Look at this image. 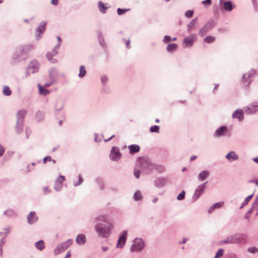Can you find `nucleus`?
Wrapping results in <instances>:
<instances>
[{
  "label": "nucleus",
  "instance_id": "8fccbe9b",
  "mask_svg": "<svg viewBox=\"0 0 258 258\" xmlns=\"http://www.w3.org/2000/svg\"><path fill=\"white\" fill-rule=\"evenodd\" d=\"M194 12L193 10H189L185 12V16L187 18H191L194 14Z\"/></svg>",
  "mask_w": 258,
  "mask_h": 258
},
{
  "label": "nucleus",
  "instance_id": "4be33fe9",
  "mask_svg": "<svg viewBox=\"0 0 258 258\" xmlns=\"http://www.w3.org/2000/svg\"><path fill=\"white\" fill-rule=\"evenodd\" d=\"M210 175V172L208 170H203L198 175V179L200 181H203L205 180Z\"/></svg>",
  "mask_w": 258,
  "mask_h": 258
},
{
  "label": "nucleus",
  "instance_id": "5fc2aeb1",
  "mask_svg": "<svg viewBox=\"0 0 258 258\" xmlns=\"http://www.w3.org/2000/svg\"><path fill=\"white\" fill-rule=\"evenodd\" d=\"M51 161V157L49 156H46L43 159V163L44 164H45L47 161Z\"/></svg>",
  "mask_w": 258,
  "mask_h": 258
},
{
  "label": "nucleus",
  "instance_id": "1a4fd4ad",
  "mask_svg": "<svg viewBox=\"0 0 258 258\" xmlns=\"http://www.w3.org/2000/svg\"><path fill=\"white\" fill-rule=\"evenodd\" d=\"M121 156V154L119 152V149L117 147H113L112 148L110 154V158L112 161L118 160Z\"/></svg>",
  "mask_w": 258,
  "mask_h": 258
},
{
  "label": "nucleus",
  "instance_id": "72a5a7b5",
  "mask_svg": "<svg viewBox=\"0 0 258 258\" xmlns=\"http://www.w3.org/2000/svg\"><path fill=\"white\" fill-rule=\"evenodd\" d=\"M3 93L4 95L9 96L12 94V91L8 86H4L3 89Z\"/></svg>",
  "mask_w": 258,
  "mask_h": 258
},
{
  "label": "nucleus",
  "instance_id": "6e6552de",
  "mask_svg": "<svg viewBox=\"0 0 258 258\" xmlns=\"http://www.w3.org/2000/svg\"><path fill=\"white\" fill-rule=\"evenodd\" d=\"M244 112L248 114H254L258 111V103L253 102L244 108Z\"/></svg>",
  "mask_w": 258,
  "mask_h": 258
},
{
  "label": "nucleus",
  "instance_id": "3c124183",
  "mask_svg": "<svg viewBox=\"0 0 258 258\" xmlns=\"http://www.w3.org/2000/svg\"><path fill=\"white\" fill-rule=\"evenodd\" d=\"M128 9H120V8H118L117 9V14L119 15H122L124 13H125L126 12L128 11Z\"/></svg>",
  "mask_w": 258,
  "mask_h": 258
},
{
  "label": "nucleus",
  "instance_id": "f8f14e48",
  "mask_svg": "<svg viewBox=\"0 0 258 258\" xmlns=\"http://www.w3.org/2000/svg\"><path fill=\"white\" fill-rule=\"evenodd\" d=\"M236 244H244L246 243L247 236L244 234H234Z\"/></svg>",
  "mask_w": 258,
  "mask_h": 258
},
{
  "label": "nucleus",
  "instance_id": "20e7f679",
  "mask_svg": "<svg viewBox=\"0 0 258 258\" xmlns=\"http://www.w3.org/2000/svg\"><path fill=\"white\" fill-rule=\"evenodd\" d=\"M39 69V64L36 60H32L26 68L25 76L28 77L31 74L37 73Z\"/></svg>",
  "mask_w": 258,
  "mask_h": 258
},
{
  "label": "nucleus",
  "instance_id": "0eeeda50",
  "mask_svg": "<svg viewBox=\"0 0 258 258\" xmlns=\"http://www.w3.org/2000/svg\"><path fill=\"white\" fill-rule=\"evenodd\" d=\"M255 75V71L251 69L248 73L244 74L242 76L241 81L243 83L247 84V85H249L252 82V78Z\"/></svg>",
  "mask_w": 258,
  "mask_h": 258
},
{
  "label": "nucleus",
  "instance_id": "c85d7f7f",
  "mask_svg": "<svg viewBox=\"0 0 258 258\" xmlns=\"http://www.w3.org/2000/svg\"><path fill=\"white\" fill-rule=\"evenodd\" d=\"M197 20V18H195L187 24V29L188 32H190L193 29L195 28Z\"/></svg>",
  "mask_w": 258,
  "mask_h": 258
},
{
  "label": "nucleus",
  "instance_id": "49530a36",
  "mask_svg": "<svg viewBox=\"0 0 258 258\" xmlns=\"http://www.w3.org/2000/svg\"><path fill=\"white\" fill-rule=\"evenodd\" d=\"M185 191L182 190L177 197V199L179 201L182 200L185 198Z\"/></svg>",
  "mask_w": 258,
  "mask_h": 258
},
{
  "label": "nucleus",
  "instance_id": "9d476101",
  "mask_svg": "<svg viewBox=\"0 0 258 258\" xmlns=\"http://www.w3.org/2000/svg\"><path fill=\"white\" fill-rule=\"evenodd\" d=\"M196 39L197 36L195 34H192L186 37L184 39L183 43L185 44V47H189L192 45Z\"/></svg>",
  "mask_w": 258,
  "mask_h": 258
},
{
  "label": "nucleus",
  "instance_id": "9b49d317",
  "mask_svg": "<svg viewBox=\"0 0 258 258\" xmlns=\"http://www.w3.org/2000/svg\"><path fill=\"white\" fill-rule=\"evenodd\" d=\"M46 23L45 21L41 22L37 27L36 30V39L39 40L40 38V34L42 33L45 29Z\"/></svg>",
  "mask_w": 258,
  "mask_h": 258
},
{
  "label": "nucleus",
  "instance_id": "e2e57ef3",
  "mask_svg": "<svg viewBox=\"0 0 258 258\" xmlns=\"http://www.w3.org/2000/svg\"><path fill=\"white\" fill-rule=\"evenodd\" d=\"M4 152H5L4 148L1 145H0V157L2 156L4 154Z\"/></svg>",
  "mask_w": 258,
  "mask_h": 258
},
{
  "label": "nucleus",
  "instance_id": "5701e85b",
  "mask_svg": "<svg viewBox=\"0 0 258 258\" xmlns=\"http://www.w3.org/2000/svg\"><path fill=\"white\" fill-rule=\"evenodd\" d=\"M224 9L227 12H231L235 7L230 1H226L223 3Z\"/></svg>",
  "mask_w": 258,
  "mask_h": 258
},
{
  "label": "nucleus",
  "instance_id": "680f3d73",
  "mask_svg": "<svg viewBox=\"0 0 258 258\" xmlns=\"http://www.w3.org/2000/svg\"><path fill=\"white\" fill-rule=\"evenodd\" d=\"M43 193L44 194H47L50 192V190L48 189L47 187H44L43 188Z\"/></svg>",
  "mask_w": 258,
  "mask_h": 258
},
{
  "label": "nucleus",
  "instance_id": "6e6d98bb",
  "mask_svg": "<svg viewBox=\"0 0 258 258\" xmlns=\"http://www.w3.org/2000/svg\"><path fill=\"white\" fill-rule=\"evenodd\" d=\"M252 3L255 11H258V5L256 3V0H252Z\"/></svg>",
  "mask_w": 258,
  "mask_h": 258
},
{
  "label": "nucleus",
  "instance_id": "7c9ffc66",
  "mask_svg": "<svg viewBox=\"0 0 258 258\" xmlns=\"http://www.w3.org/2000/svg\"><path fill=\"white\" fill-rule=\"evenodd\" d=\"M177 47V45L176 43L169 44L167 46V50L168 52L174 51Z\"/></svg>",
  "mask_w": 258,
  "mask_h": 258
},
{
  "label": "nucleus",
  "instance_id": "69168bd1",
  "mask_svg": "<svg viewBox=\"0 0 258 258\" xmlns=\"http://www.w3.org/2000/svg\"><path fill=\"white\" fill-rule=\"evenodd\" d=\"M51 3L52 5H55V6H56L58 4L57 0H51Z\"/></svg>",
  "mask_w": 258,
  "mask_h": 258
},
{
  "label": "nucleus",
  "instance_id": "a18cd8bd",
  "mask_svg": "<svg viewBox=\"0 0 258 258\" xmlns=\"http://www.w3.org/2000/svg\"><path fill=\"white\" fill-rule=\"evenodd\" d=\"M73 243L72 240L70 239L66 241L65 242H62L63 245L67 249L69 246H70Z\"/></svg>",
  "mask_w": 258,
  "mask_h": 258
},
{
  "label": "nucleus",
  "instance_id": "aec40b11",
  "mask_svg": "<svg viewBox=\"0 0 258 258\" xmlns=\"http://www.w3.org/2000/svg\"><path fill=\"white\" fill-rule=\"evenodd\" d=\"M27 111L24 109L19 110L17 113V121L24 122Z\"/></svg>",
  "mask_w": 258,
  "mask_h": 258
},
{
  "label": "nucleus",
  "instance_id": "0e129e2a",
  "mask_svg": "<svg viewBox=\"0 0 258 258\" xmlns=\"http://www.w3.org/2000/svg\"><path fill=\"white\" fill-rule=\"evenodd\" d=\"M125 45L127 48H130V39L126 41Z\"/></svg>",
  "mask_w": 258,
  "mask_h": 258
},
{
  "label": "nucleus",
  "instance_id": "774afa93",
  "mask_svg": "<svg viewBox=\"0 0 258 258\" xmlns=\"http://www.w3.org/2000/svg\"><path fill=\"white\" fill-rule=\"evenodd\" d=\"M252 160L256 163H258V157H254L252 159Z\"/></svg>",
  "mask_w": 258,
  "mask_h": 258
},
{
  "label": "nucleus",
  "instance_id": "f3484780",
  "mask_svg": "<svg viewBox=\"0 0 258 258\" xmlns=\"http://www.w3.org/2000/svg\"><path fill=\"white\" fill-rule=\"evenodd\" d=\"M229 162H233L238 159V155L233 151L229 152L225 156Z\"/></svg>",
  "mask_w": 258,
  "mask_h": 258
},
{
  "label": "nucleus",
  "instance_id": "de8ad7c7",
  "mask_svg": "<svg viewBox=\"0 0 258 258\" xmlns=\"http://www.w3.org/2000/svg\"><path fill=\"white\" fill-rule=\"evenodd\" d=\"M247 251L251 253H254L258 252V248L255 247H250L247 249Z\"/></svg>",
  "mask_w": 258,
  "mask_h": 258
},
{
  "label": "nucleus",
  "instance_id": "473e14b6",
  "mask_svg": "<svg viewBox=\"0 0 258 258\" xmlns=\"http://www.w3.org/2000/svg\"><path fill=\"white\" fill-rule=\"evenodd\" d=\"M97 35H98V40H99L100 45L102 47H105V44L104 42V38H103L102 34L100 31H98V32H97Z\"/></svg>",
  "mask_w": 258,
  "mask_h": 258
},
{
  "label": "nucleus",
  "instance_id": "09e8293b",
  "mask_svg": "<svg viewBox=\"0 0 258 258\" xmlns=\"http://www.w3.org/2000/svg\"><path fill=\"white\" fill-rule=\"evenodd\" d=\"M252 212H253V208H251L250 209H249L246 212V213L245 214V216L244 217V218L245 219H248L250 217V215L252 213Z\"/></svg>",
  "mask_w": 258,
  "mask_h": 258
},
{
  "label": "nucleus",
  "instance_id": "a878e982",
  "mask_svg": "<svg viewBox=\"0 0 258 258\" xmlns=\"http://www.w3.org/2000/svg\"><path fill=\"white\" fill-rule=\"evenodd\" d=\"M76 241L78 244H83L86 242V236L83 234H79L76 237Z\"/></svg>",
  "mask_w": 258,
  "mask_h": 258
},
{
  "label": "nucleus",
  "instance_id": "4c0bfd02",
  "mask_svg": "<svg viewBox=\"0 0 258 258\" xmlns=\"http://www.w3.org/2000/svg\"><path fill=\"white\" fill-rule=\"evenodd\" d=\"M253 196V194L247 197L244 200L243 202L242 203L241 206L240 207V209H242L244 206L246 205L248 203L249 201L251 199Z\"/></svg>",
  "mask_w": 258,
  "mask_h": 258
},
{
  "label": "nucleus",
  "instance_id": "a19ab883",
  "mask_svg": "<svg viewBox=\"0 0 258 258\" xmlns=\"http://www.w3.org/2000/svg\"><path fill=\"white\" fill-rule=\"evenodd\" d=\"M134 199L135 200H140L142 199V196L140 191H137L134 195Z\"/></svg>",
  "mask_w": 258,
  "mask_h": 258
},
{
  "label": "nucleus",
  "instance_id": "338daca9",
  "mask_svg": "<svg viewBox=\"0 0 258 258\" xmlns=\"http://www.w3.org/2000/svg\"><path fill=\"white\" fill-rule=\"evenodd\" d=\"M71 256L70 252L68 251L66 255L63 258H69Z\"/></svg>",
  "mask_w": 258,
  "mask_h": 258
},
{
  "label": "nucleus",
  "instance_id": "c03bdc74",
  "mask_svg": "<svg viewBox=\"0 0 258 258\" xmlns=\"http://www.w3.org/2000/svg\"><path fill=\"white\" fill-rule=\"evenodd\" d=\"M224 252V250L223 249H219L217 252L216 253L215 258H220L222 256Z\"/></svg>",
  "mask_w": 258,
  "mask_h": 258
},
{
  "label": "nucleus",
  "instance_id": "13d9d810",
  "mask_svg": "<svg viewBox=\"0 0 258 258\" xmlns=\"http://www.w3.org/2000/svg\"><path fill=\"white\" fill-rule=\"evenodd\" d=\"M171 41V37L169 36L165 35L164 37L163 42L165 43L169 42Z\"/></svg>",
  "mask_w": 258,
  "mask_h": 258
},
{
  "label": "nucleus",
  "instance_id": "f257e3e1",
  "mask_svg": "<svg viewBox=\"0 0 258 258\" xmlns=\"http://www.w3.org/2000/svg\"><path fill=\"white\" fill-rule=\"evenodd\" d=\"M95 220L97 222L94 228L98 235L103 238L109 237L113 225L108 218L105 215H102L97 217Z\"/></svg>",
  "mask_w": 258,
  "mask_h": 258
},
{
  "label": "nucleus",
  "instance_id": "2eb2a0df",
  "mask_svg": "<svg viewBox=\"0 0 258 258\" xmlns=\"http://www.w3.org/2000/svg\"><path fill=\"white\" fill-rule=\"evenodd\" d=\"M65 178L64 176L60 175L55 180V185H54V189L58 191H60L62 186V182L64 180Z\"/></svg>",
  "mask_w": 258,
  "mask_h": 258
},
{
  "label": "nucleus",
  "instance_id": "f03ea898",
  "mask_svg": "<svg viewBox=\"0 0 258 258\" xmlns=\"http://www.w3.org/2000/svg\"><path fill=\"white\" fill-rule=\"evenodd\" d=\"M137 163L141 169L146 173H150L157 169V165L153 164L147 157H142L138 159Z\"/></svg>",
  "mask_w": 258,
  "mask_h": 258
},
{
  "label": "nucleus",
  "instance_id": "ddd939ff",
  "mask_svg": "<svg viewBox=\"0 0 258 258\" xmlns=\"http://www.w3.org/2000/svg\"><path fill=\"white\" fill-rule=\"evenodd\" d=\"M219 244L220 245L225 244H236L234 234L229 235L224 239L219 241Z\"/></svg>",
  "mask_w": 258,
  "mask_h": 258
},
{
  "label": "nucleus",
  "instance_id": "39448f33",
  "mask_svg": "<svg viewBox=\"0 0 258 258\" xmlns=\"http://www.w3.org/2000/svg\"><path fill=\"white\" fill-rule=\"evenodd\" d=\"M207 183V182H206L197 186L191 198L192 202H195L196 201H197L201 195L204 192L205 189L206 188V184Z\"/></svg>",
  "mask_w": 258,
  "mask_h": 258
},
{
  "label": "nucleus",
  "instance_id": "cd10ccee",
  "mask_svg": "<svg viewBox=\"0 0 258 258\" xmlns=\"http://www.w3.org/2000/svg\"><path fill=\"white\" fill-rule=\"evenodd\" d=\"M24 122L17 121L16 125V131L18 134H20L23 130Z\"/></svg>",
  "mask_w": 258,
  "mask_h": 258
},
{
  "label": "nucleus",
  "instance_id": "4468645a",
  "mask_svg": "<svg viewBox=\"0 0 258 258\" xmlns=\"http://www.w3.org/2000/svg\"><path fill=\"white\" fill-rule=\"evenodd\" d=\"M232 117L233 119L236 118L239 121H241L244 119L243 111L241 109H237L232 113Z\"/></svg>",
  "mask_w": 258,
  "mask_h": 258
},
{
  "label": "nucleus",
  "instance_id": "b1692460",
  "mask_svg": "<svg viewBox=\"0 0 258 258\" xmlns=\"http://www.w3.org/2000/svg\"><path fill=\"white\" fill-rule=\"evenodd\" d=\"M66 249L62 243L58 244L54 249L53 252L54 255H57Z\"/></svg>",
  "mask_w": 258,
  "mask_h": 258
},
{
  "label": "nucleus",
  "instance_id": "bb28decb",
  "mask_svg": "<svg viewBox=\"0 0 258 258\" xmlns=\"http://www.w3.org/2000/svg\"><path fill=\"white\" fill-rule=\"evenodd\" d=\"M224 203L223 202H220L212 205L208 210V213H211L215 209H218L223 206Z\"/></svg>",
  "mask_w": 258,
  "mask_h": 258
},
{
  "label": "nucleus",
  "instance_id": "bf43d9fd",
  "mask_svg": "<svg viewBox=\"0 0 258 258\" xmlns=\"http://www.w3.org/2000/svg\"><path fill=\"white\" fill-rule=\"evenodd\" d=\"M202 3L205 5V6L207 5H210L212 4V1L211 0H205L202 2Z\"/></svg>",
  "mask_w": 258,
  "mask_h": 258
},
{
  "label": "nucleus",
  "instance_id": "6ab92c4d",
  "mask_svg": "<svg viewBox=\"0 0 258 258\" xmlns=\"http://www.w3.org/2000/svg\"><path fill=\"white\" fill-rule=\"evenodd\" d=\"M60 43H58L52 50L51 52H48L46 54V57L48 60H50L52 57L57 53V50L59 48Z\"/></svg>",
  "mask_w": 258,
  "mask_h": 258
},
{
  "label": "nucleus",
  "instance_id": "603ef678",
  "mask_svg": "<svg viewBox=\"0 0 258 258\" xmlns=\"http://www.w3.org/2000/svg\"><path fill=\"white\" fill-rule=\"evenodd\" d=\"M83 181V178H82V176L81 175H79V180H78V181L76 182H75L74 185L75 186H77L79 185H80V184H81Z\"/></svg>",
  "mask_w": 258,
  "mask_h": 258
},
{
  "label": "nucleus",
  "instance_id": "2f4dec72",
  "mask_svg": "<svg viewBox=\"0 0 258 258\" xmlns=\"http://www.w3.org/2000/svg\"><path fill=\"white\" fill-rule=\"evenodd\" d=\"M39 88V92L40 94L46 96L49 93V91L46 89L43 88L42 86L40 84H38Z\"/></svg>",
  "mask_w": 258,
  "mask_h": 258
},
{
  "label": "nucleus",
  "instance_id": "864d4df0",
  "mask_svg": "<svg viewBox=\"0 0 258 258\" xmlns=\"http://www.w3.org/2000/svg\"><path fill=\"white\" fill-rule=\"evenodd\" d=\"M101 82L103 84H105L108 81V77L105 75H102L101 77Z\"/></svg>",
  "mask_w": 258,
  "mask_h": 258
},
{
  "label": "nucleus",
  "instance_id": "37998d69",
  "mask_svg": "<svg viewBox=\"0 0 258 258\" xmlns=\"http://www.w3.org/2000/svg\"><path fill=\"white\" fill-rule=\"evenodd\" d=\"M150 131L152 133H158L159 132V126L158 125L152 126L150 128Z\"/></svg>",
  "mask_w": 258,
  "mask_h": 258
},
{
  "label": "nucleus",
  "instance_id": "a211bd4d",
  "mask_svg": "<svg viewBox=\"0 0 258 258\" xmlns=\"http://www.w3.org/2000/svg\"><path fill=\"white\" fill-rule=\"evenodd\" d=\"M227 132V129L226 126H222L218 128L214 134L215 137H220L225 135V134Z\"/></svg>",
  "mask_w": 258,
  "mask_h": 258
},
{
  "label": "nucleus",
  "instance_id": "412c9836",
  "mask_svg": "<svg viewBox=\"0 0 258 258\" xmlns=\"http://www.w3.org/2000/svg\"><path fill=\"white\" fill-rule=\"evenodd\" d=\"M38 219L37 217L35 215V212L32 211L31 212L27 217L28 223L30 224L34 223Z\"/></svg>",
  "mask_w": 258,
  "mask_h": 258
},
{
  "label": "nucleus",
  "instance_id": "79ce46f5",
  "mask_svg": "<svg viewBox=\"0 0 258 258\" xmlns=\"http://www.w3.org/2000/svg\"><path fill=\"white\" fill-rule=\"evenodd\" d=\"M43 117L44 114L42 112L39 111L36 113L35 118L37 121H39L41 120L43 118Z\"/></svg>",
  "mask_w": 258,
  "mask_h": 258
},
{
  "label": "nucleus",
  "instance_id": "c9c22d12",
  "mask_svg": "<svg viewBox=\"0 0 258 258\" xmlns=\"http://www.w3.org/2000/svg\"><path fill=\"white\" fill-rule=\"evenodd\" d=\"M98 7L99 8V10L100 12L103 14L106 13V10L107 9L108 7H105L103 3L101 2H99L98 3Z\"/></svg>",
  "mask_w": 258,
  "mask_h": 258
},
{
  "label": "nucleus",
  "instance_id": "4d7b16f0",
  "mask_svg": "<svg viewBox=\"0 0 258 258\" xmlns=\"http://www.w3.org/2000/svg\"><path fill=\"white\" fill-rule=\"evenodd\" d=\"M134 174L135 176L137 178H139L140 177V171L139 169H135Z\"/></svg>",
  "mask_w": 258,
  "mask_h": 258
},
{
  "label": "nucleus",
  "instance_id": "393cba45",
  "mask_svg": "<svg viewBox=\"0 0 258 258\" xmlns=\"http://www.w3.org/2000/svg\"><path fill=\"white\" fill-rule=\"evenodd\" d=\"M165 183V179L162 178H157L154 181L155 185L158 188L163 187Z\"/></svg>",
  "mask_w": 258,
  "mask_h": 258
},
{
  "label": "nucleus",
  "instance_id": "423d86ee",
  "mask_svg": "<svg viewBox=\"0 0 258 258\" xmlns=\"http://www.w3.org/2000/svg\"><path fill=\"white\" fill-rule=\"evenodd\" d=\"M215 25V22L212 20H210L201 28L199 31V34L201 36H204L209 31L211 30Z\"/></svg>",
  "mask_w": 258,
  "mask_h": 258
},
{
  "label": "nucleus",
  "instance_id": "052dcab7",
  "mask_svg": "<svg viewBox=\"0 0 258 258\" xmlns=\"http://www.w3.org/2000/svg\"><path fill=\"white\" fill-rule=\"evenodd\" d=\"M4 230L6 231L5 234V237H6V236L8 235V234L10 231L11 227H6V228H4Z\"/></svg>",
  "mask_w": 258,
  "mask_h": 258
},
{
  "label": "nucleus",
  "instance_id": "58836bf2",
  "mask_svg": "<svg viewBox=\"0 0 258 258\" xmlns=\"http://www.w3.org/2000/svg\"><path fill=\"white\" fill-rule=\"evenodd\" d=\"M4 214L8 217H13L15 215L14 211L12 209H8L4 212Z\"/></svg>",
  "mask_w": 258,
  "mask_h": 258
},
{
  "label": "nucleus",
  "instance_id": "c756f323",
  "mask_svg": "<svg viewBox=\"0 0 258 258\" xmlns=\"http://www.w3.org/2000/svg\"><path fill=\"white\" fill-rule=\"evenodd\" d=\"M131 153H138L140 151V147L138 145L133 144L128 146Z\"/></svg>",
  "mask_w": 258,
  "mask_h": 258
},
{
  "label": "nucleus",
  "instance_id": "dca6fc26",
  "mask_svg": "<svg viewBox=\"0 0 258 258\" xmlns=\"http://www.w3.org/2000/svg\"><path fill=\"white\" fill-rule=\"evenodd\" d=\"M126 237H127V231H124L123 232L122 235L121 236H120V237L118 240V242H117V243L116 245V247L117 248H122L124 246V243L126 241Z\"/></svg>",
  "mask_w": 258,
  "mask_h": 258
},
{
  "label": "nucleus",
  "instance_id": "7ed1b4c3",
  "mask_svg": "<svg viewBox=\"0 0 258 258\" xmlns=\"http://www.w3.org/2000/svg\"><path fill=\"white\" fill-rule=\"evenodd\" d=\"M145 247V241L141 238H136L130 247L131 252H141Z\"/></svg>",
  "mask_w": 258,
  "mask_h": 258
},
{
  "label": "nucleus",
  "instance_id": "e433bc0d",
  "mask_svg": "<svg viewBox=\"0 0 258 258\" xmlns=\"http://www.w3.org/2000/svg\"><path fill=\"white\" fill-rule=\"evenodd\" d=\"M86 74V71L84 66H81L80 67V71L79 74V77L80 78H83Z\"/></svg>",
  "mask_w": 258,
  "mask_h": 258
},
{
  "label": "nucleus",
  "instance_id": "f704fd0d",
  "mask_svg": "<svg viewBox=\"0 0 258 258\" xmlns=\"http://www.w3.org/2000/svg\"><path fill=\"white\" fill-rule=\"evenodd\" d=\"M36 247L39 250H42L44 248V244L43 240H39L35 243Z\"/></svg>",
  "mask_w": 258,
  "mask_h": 258
},
{
  "label": "nucleus",
  "instance_id": "ea45409f",
  "mask_svg": "<svg viewBox=\"0 0 258 258\" xmlns=\"http://www.w3.org/2000/svg\"><path fill=\"white\" fill-rule=\"evenodd\" d=\"M215 40V38L214 37L211 36H207L204 38V41L206 43H210L213 42Z\"/></svg>",
  "mask_w": 258,
  "mask_h": 258
}]
</instances>
